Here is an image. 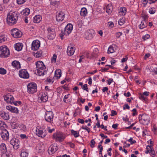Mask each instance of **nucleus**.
Segmentation results:
<instances>
[{"instance_id":"56","label":"nucleus","mask_w":157,"mask_h":157,"mask_svg":"<svg viewBox=\"0 0 157 157\" xmlns=\"http://www.w3.org/2000/svg\"><path fill=\"white\" fill-rule=\"evenodd\" d=\"M150 35L149 34H147L145 36H143L142 37V39L144 40H145L147 39H148L150 37Z\"/></svg>"},{"instance_id":"60","label":"nucleus","mask_w":157,"mask_h":157,"mask_svg":"<svg viewBox=\"0 0 157 157\" xmlns=\"http://www.w3.org/2000/svg\"><path fill=\"white\" fill-rule=\"evenodd\" d=\"M20 136L21 137V138L22 139H27L28 138V137L27 136H26V135L25 134H21L20 135Z\"/></svg>"},{"instance_id":"18","label":"nucleus","mask_w":157,"mask_h":157,"mask_svg":"<svg viewBox=\"0 0 157 157\" xmlns=\"http://www.w3.org/2000/svg\"><path fill=\"white\" fill-rule=\"evenodd\" d=\"M149 118L148 116H144L143 117V119L141 122L144 125H147L149 123Z\"/></svg>"},{"instance_id":"35","label":"nucleus","mask_w":157,"mask_h":157,"mask_svg":"<svg viewBox=\"0 0 157 157\" xmlns=\"http://www.w3.org/2000/svg\"><path fill=\"white\" fill-rule=\"evenodd\" d=\"M87 13V10L86 8H82L80 11V14L82 16H85Z\"/></svg>"},{"instance_id":"5","label":"nucleus","mask_w":157,"mask_h":157,"mask_svg":"<svg viewBox=\"0 0 157 157\" xmlns=\"http://www.w3.org/2000/svg\"><path fill=\"white\" fill-rule=\"evenodd\" d=\"M10 143L14 149L17 150L19 148L20 142L18 139L16 138H13L10 140Z\"/></svg>"},{"instance_id":"4","label":"nucleus","mask_w":157,"mask_h":157,"mask_svg":"<svg viewBox=\"0 0 157 157\" xmlns=\"http://www.w3.org/2000/svg\"><path fill=\"white\" fill-rule=\"evenodd\" d=\"M11 34L15 38L21 37L22 35V33L18 29L16 28L12 29Z\"/></svg>"},{"instance_id":"10","label":"nucleus","mask_w":157,"mask_h":157,"mask_svg":"<svg viewBox=\"0 0 157 157\" xmlns=\"http://www.w3.org/2000/svg\"><path fill=\"white\" fill-rule=\"evenodd\" d=\"M58 147L55 144H52L49 147L48 151L49 154L52 155L55 153L58 150Z\"/></svg>"},{"instance_id":"63","label":"nucleus","mask_w":157,"mask_h":157,"mask_svg":"<svg viewBox=\"0 0 157 157\" xmlns=\"http://www.w3.org/2000/svg\"><path fill=\"white\" fill-rule=\"evenodd\" d=\"M132 111L133 112L132 114L133 116H135L137 115V113L136 109H132Z\"/></svg>"},{"instance_id":"7","label":"nucleus","mask_w":157,"mask_h":157,"mask_svg":"<svg viewBox=\"0 0 157 157\" xmlns=\"http://www.w3.org/2000/svg\"><path fill=\"white\" fill-rule=\"evenodd\" d=\"M19 76L24 78H28L29 77V75L26 69H22L19 71Z\"/></svg>"},{"instance_id":"54","label":"nucleus","mask_w":157,"mask_h":157,"mask_svg":"<svg viewBox=\"0 0 157 157\" xmlns=\"http://www.w3.org/2000/svg\"><path fill=\"white\" fill-rule=\"evenodd\" d=\"M149 153L151 154V155L152 157H154L155 156H156V152H155L153 149Z\"/></svg>"},{"instance_id":"17","label":"nucleus","mask_w":157,"mask_h":157,"mask_svg":"<svg viewBox=\"0 0 157 157\" xmlns=\"http://www.w3.org/2000/svg\"><path fill=\"white\" fill-rule=\"evenodd\" d=\"M6 109L12 113H18V110L17 108L12 107L11 105L7 106Z\"/></svg>"},{"instance_id":"34","label":"nucleus","mask_w":157,"mask_h":157,"mask_svg":"<svg viewBox=\"0 0 157 157\" xmlns=\"http://www.w3.org/2000/svg\"><path fill=\"white\" fill-rule=\"evenodd\" d=\"M7 125L5 123L2 121H0V129L3 130L5 129V128L6 127Z\"/></svg>"},{"instance_id":"3","label":"nucleus","mask_w":157,"mask_h":157,"mask_svg":"<svg viewBox=\"0 0 157 157\" xmlns=\"http://www.w3.org/2000/svg\"><path fill=\"white\" fill-rule=\"evenodd\" d=\"M37 91V86L34 83H30L27 86V91L30 94H33Z\"/></svg>"},{"instance_id":"55","label":"nucleus","mask_w":157,"mask_h":157,"mask_svg":"<svg viewBox=\"0 0 157 157\" xmlns=\"http://www.w3.org/2000/svg\"><path fill=\"white\" fill-rule=\"evenodd\" d=\"M128 141L130 142L131 144H133L136 142L135 140H133V138L132 137L130 138L128 140Z\"/></svg>"},{"instance_id":"1","label":"nucleus","mask_w":157,"mask_h":157,"mask_svg":"<svg viewBox=\"0 0 157 157\" xmlns=\"http://www.w3.org/2000/svg\"><path fill=\"white\" fill-rule=\"evenodd\" d=\"M18 17V15L16 12L10 11L7 15L6 18L7 23L10 25L16 24Z\"/></svg>"},{"instance_id":"48","label":"nucleus","mask_w":157,"mask_h":157,"mask_svg":"<svg viewBox=\"0 0 157 157\" xmlns=\"http://www.w3.org/2000/svg\"><path fill=\"white\" fill-rule=\"evenodd\" d=\"M6 39L4 35L0 36V43L4 42Z\"/></svg>"},{"instance_id":"15","label":"nucleus","mask_w":157,"mask_h":157,"mask_svg":"<svg viewBox=\"0 0 157 157\" xmlns=\"http://www.w3.org/2000/svg\"><path fill=\"white\" fill-rule=\"evenodd\" d=\"M56 20L57 21H62L63 20L65 17V14L63 12H60L56 15Z\"/></svg>"},{"instance_id":"45","label":"nucleus","mask_w":157,"mask_h":157,"mask_svg":"<svg viewBox=\"0 0 157 157\" xmlns=\"http://www.w3.org/2000/svg\"><path fill=\"white\" fill-rule=\"evenodd\" d=\"M114 52V50L112 46H110L108 49L107 53H112Z\"/></svg>"},{"instance_id":"39","label":"nucleus","mask_w":157,"mask_h":157,"mask_svg":"<svg viewBox=\"0 0 157 157\" xmlns=\"http://www.w3.org/2000/svg\"><path fill=\"white\" fill-rule=\"evenodd\" d=\"M11 96V95H10L9 94H7L6 95L4 96L5 100L7 102H9Z\"/></svg>"},{"instance_id":"53","label":"nucleus","mask_w":157,"mask_h":157,"mask_svg":"<svg viewBox=\"0 0 157 157\" xmlns=\"http://www.w3.org/2000/svg\"><path fill=\"white\" fill-rule=\"evenodd\" d=\"M139 98L140 99H143L145 101H146L147 100V98H146L144 96V95L142 94L141 93H140L139 94Z\"/></svg>"},{"instance_id":"38","label":"nucleus","mask_w":157,"mask_h":157,"mask_svg":"<svg viewBox=\"0 0 157 157\" xmlns=\"http://www.w3.org/2000/svg\"><path fill=\"white\" fill-rule=\"evenodd\" d=\"M11 125L13 129L17 128L19 126V124H18L17 122H13L11 123Z\"/></svg>"},{"instance_id":"11","label":"nucleus","mask_w":157,"mask_h":157,"mask_svg":"<svg viewBox=\"0 0 157 157\" xmlns=\"http://www.w3.org/2000/svg\"><path fill=\"white\" fill-rule=\"evenodd\" d=\"M45 68V66L44 64L43 66H41L37 69V73L39 75H43L46 74L47 71L45 70H44Z\"/></svg>"},{"instance_id":"57","label":"nucleus","mask_w":157,"mask_h":157,"mask_svg":"<svg viewBox=\"0 0 157 157\" xmlns=\"http://www.w3.org/2000/svg\"><path fill=\"white\" fill-rule=\"evenodd\" d=\"M82 89L85 90L87 92H88V88L87 84H85L83 86Z\"/></svg>"},{"instance_id":"40","label":"nucleus","mask_w":157,"mask_h":157,"mask_svg":"<svg viewBox=\"0 0 157 157\" xmlns=\"http://www.w3.org/2000/svg\"><path fill=\"white\" fill-rule=\"evenodd\" d=\"M71 134L74 136L75 137H77L79 136V133L77 131H75L73 129L71 130Z\"/></svg>"},{"instance_id":"22","label":"nucleus","mask_w":157,"mask_h":157,"mask_svg":"<svg viewBox=\"0 0 157 157\" xmlns=\"http://www.w3.org/2000/svg\"><path fill=\"white\" fill-rule=\"evenodd\" d=\"M36 132L37 135L39 137H44L45 136V134H43L42 129V128H40V129H38V130H36Z\"/></svg>"},{"instance_id":"26","label":"nucleus","mask_w":157,"mask_h":157,"mask_svg":"<svg viewBox=\"0 0 157 157\" xmlns=\"http://www.w3.org/2000/svg\"><path fill=\"white\" fill-rule=\"evenodd\" d=\"M42 19L40 15H36L33 18V22L36 23H39Z\"/></svg>"},{"instance_id":"43","label":"nucleus","mask_w":157,"mask_h":157,"mask_svg":"<svg viewBox=\"0 0 157 157\" xmlns=\"http://www.w3.org/2000/svg\"><path fill=\"white\" fill-rule=\"evenodd\" d=\"M1 157H12L11 154H10L8 152L2 154L1 155Z\"/></svg>"},{"instance_id":"61","label":"nucleus","mask_w":157,"mask_h":157,"mask_svg":"<svg viewBox=\"0 0 157 157\" xmlns=\"http://www.w3.org/2000/svg\"><path fill=\"white\" fill-rule=\"evenodd\" d=\"M21 128L22 129L23 131H25L26 130V127L25 125L23 124H22L21 125Z\"/></svg>"},{"instance_id":"9","label":"nucleus","mask_w":157,"mask_h":157,"mask_svg":"<svg viewBox=\"0 0 157 157\" xmlns=\"http://www.w3.org/2000/svg\"><path fill=\"white\" fill-rule=\"evenodd\" d=\"M53 138L55 139L56 141H59L61 142L63 141L64 139V137L62 134L59 133H55L53 135Z\"/></svg>"},{"instance_id":"27","label":"nucleus","mask_w":157,"mask_h":157,"mask_svg":"<svg viewBox=\"0 0 157 157\" xmlns=\"http://www.w3.org/2000/svg\"><path fill=\"white\" fill-rule=\"evenodd\" d=\"M85 38L87 40L91 39L93 37L92 34L88 31L85 32Z\"/></svg>"},{"instance_id":"51","label":"nucleus","mask_w":157,"mask_h":157,"mask_svg":"<svg viewBox=\"0 0 157 157\" xmlns=\"http://www.w3.org/2000/svg\"><path fill=\"white\" fill-rule=\"evenodd\" d=\"M90 147L93 148L95 147V142L94 141V139H92L90 141Z\"/></svg>"},{"instance_id":"44","label":"nucleus","mask_w":157,"mask_h":157,"mask_svg":"<svg viewBox=\"0 0 157 157\" xmlns=\"http://www.w3.org/2000/svg\"><path fill=\"white\" fill-rule=\"evenodd\" d=\"M125 18H121L120 19V20L118 21L119 25H122L125 22Z\"/></svg>"},{"instance_id":"58","label":"nucleus","mask_w":157,"mask_h":157,"mask_svg":"<svg viewBox=\"0 0 157 157\" xmlns=\"http://www.w3.org/2000/svg\"><path fill=\"white\" fill-rule=\"evenodd\" d=\"M130 109V107L127 104H125L124 106L123 107V109L124 110L126 109Z\"/></svg>"},{"instance_id":"14","label":"nucleus","mask_w":157,"mask_h":157,"mask_svg":"<svg viewBox=\"0 0 157 157\" xmlns=\"http://www.w3.org/2000/svg\"><path fill=\"white\" fill-rule=\"evenodd\" d=\"M0 116L5 120H8L10 119L8 113L7 112L6 113L4 111H0Z\"/></svg>"},{"instance_id":"2","label":"nucleus","mask_w":157,"mask_h":157,"mask_svg":"<svg viewBox=\"0 0 157 157\" xmlns=\"http://www.w3.org/2000/svg\"><path fill=\"white\" fill-rule=\"evenodd\" d=\"M10 54L9 49L7 47H0V57H6L8 56Z\"/></svg>"},{"instance_id":"64","label":"nucleus","mask_w":157,"mask_h":157,"mask_svg":"<svg viewBox=\"0 0 157 157\" xmlns=\"http://www.w3.org/2000/svg\"><path fill=\"white\" fill-rule=\"evenodd\" d=\"M14 100V98L11 96L10 98V100L9 101V103H10L11 104H12L13 102V101Z\"/></svg>"},{"instance_id":"28","label":"nucleus","mask_w":157,"mask_h":157,"mask_svg":"<svg viewBox=\"0 0 157 157\" xmlns=\"http://www.w3.org/2000/svg\"><path fill=\"white\" fill-rule=\"evenodd\" d=\"M147 26V23L146 21H141L140 24L139 25V28L141 29H144Z\"/></svg>"},{"instance_id":"19","label":"nucleus","mask_w":157,"mask_h":157,"mask_svg":"<svg viewBox=\"0 0 157 157\" xmlns=\"http://www.w3.org/2000/svg\"><path fill=\"white\" fill-rule=\"evenodd\" d=\"M0 152L1 154L7 152V149L6 144L4 143L0 144Z\"/></svg>"},{"instance_id":"50","label":"nucleus","mask_w":157,"mask_h":157,"mask_svg":"<svg viewBox=\"0 0 157 157\" xmlns=\"http://www.w3.org/2000/svg\"><path fill=\"white\" fill-rule=\"evenodd\" d=\"M6 70L3 68H0V74L2 75H5L6 73Z\"/></svg>"},{"instance_id":"6","label":"nucleus","mask_w":157,"mask_h":157,"mask_svg":"<svg viewBox=\"0 0 157 157\" xmlns=\"http://www.w3.org/2000/svg\"><path fill=\"white\" fill-rule=\"evenodd\" d=\"M53 113L52 111H47L45 113V120L48 122L53 121Z\"/></svg>"},{"instance_id":"49","label":"nucleus","mask_w":157,"mask_h":157,"mask_svg":"<svg viewBox=\"0 0 157 157\" xmlns=\"http://www.w3.org/2000/svg\"><path fill=\"white\" fill-rule=\"evenodd\" d=\"M57 58V55L56 54H54L53 56L52 59L51 61L52 62L56 63V59Z\"/></svg>"},{"instance_id":"59","label":"nucleus","mask_w":157,"mask_h":157,"mask_svg":"<svg viewBox=\"0 0 157 157\" xmlns=\"http://www.w3.org/2000/svg\"><path fill=\"white\" fill-rule=\"evenodd\" d=\"M25 2V0H17V3L18 4H21Z\"/></svg>"},{"instance_id":"21","label":"nucleus","mask_w":157,"mask_h":157,"mask_svg":"<svg viewBox=\"0 0 157 157\" xmlns=\"http://www.w3.org/2000/svg\"><path fill=\"white\" fill-rule=\"evenodd\" d=\"M75 52V50L72 47L68 46L67 49V53L70 56L72 55Z\"/></svg>"},{"instance_id":"29","label":"nucleus","mask_w":157,"mask_h":157,"mask_svg":"<svg viewBox=\"0 0 157 157\" xmlns=\"http://www.w3.org/2000/svg\"><path fill=\"white\" fill-rule=\"evenodd\" d=\"M30 13V9L28 8H26L23 10L21 12V13L27 16Z\"/></svg>"},{"instance_id":"12","label":"nucleus","mask_w":157,"mask_h":157,"mask_svg":"<svg viewBox=\"0 0 157 157\" xmlns=\"http://www.w3.org/2000/svg\"><path fill=\"white\" fill-rule=\"evenodd\" d=\"M9 133L6 129H4L1 132V135L3 140H6L9 139Z\"/></svg>"},{"instance_id":"36","label":"nucleus","mask_w":157,"mask_h":157,"mask_svg":"<svg viewBox=\"0 0 157 157\" xmlns=\"http://www.w3.org/2000/svg\"><path fill=\"white\" fill-rule=\"evenodd\" d=\"M43 52L42 50H40L38 51L36 53H35V54L34 55V56L36 58H39L41 57Z\"/></svg>"},{"instance_id":"25","label":"nucleus","mask_w":157,"mask_h":157,"mask_svg":"<svg viewBox=\"0 0 157 157\" xmlns=\"http://www.w3.org/2000/svg\"><path fill=\"white\" fill-rule=\"evenodd\" d=\"M40 99L41 101L43 102H45L47 101L48 99V96L45 93L42 94V95L40 97Z\"/></svg>"},{"instance_id":"31","label":"nucleus","mask_w":157,"mask_h":157,"mask_svg":"<svg viewBox=\"0 0 157 157\" xmlns=\"http://www.w3.org/2000/svg\"><path fill=\"white\" fill-rule=\"evenodd\" d=\"M99 53L98 50L97 48H95L91 54L92 56L96 58L98 56Z\"/></svg>"},{"instance_id":"30","label":"nucleus","mask_w":157,"mask_h":157,"mask_svg":"<svg viewBox=\"0 0 157 157\" xmlns=\"http://www.w3.org/2000/svg\"><path fill=\"white\" fill-rule=\"evenodd\" d=\"M61 70L60 69H57L55 72V76L59 78L61 77Z\"/></svg>"},{"instance_id":"8","label":"nucleus","mask_w":157,"mask_h":157,"mask_svg":"<svg viewBox=\"0 0 157 157\" xmlns=\"http://www.w3.org/2000/svg\"><path fill=\"white\" fill-rule=\"evenodd\" d=\"M48 33V38L50 40H52L54 38L55 36V32L53 29L51 28H48L47 29Z\"/></svg>"},{"instance_id":"52","label":"nucleus","mask_w":157,"mask_h":157,"mask_svg":"<svg viewBox=\"0 0 157 157\" xmlns=\"http://www.w3.org/2000/svg\"><path fill=\"white\" fill-rule=\"evenodd\" d=\"M142 16V18L144 19V21H146L147 20L148 18V16L146 14H143Z\"/></svg>"},{"instance_id":"46","label":"nucleus","mask_w":157,"mask_h":157,"mask_svg":"<svg viewBox=\"0 0 157 157\" xmlns=\"http://www.w3.org/2000/svg\"><path fill=\"white\" fill-rule=\"evenodd\" d=\"M20 155L21 157H27L28 153L25 151L21 152Z\"/></svg>"},{"instance_id":"32","label":"nucleus","mask_w":157,"mask_h":157,"mask_svg":"<svg viewBox=\"0 0 157 157\" xmlns=\"http://www.w3.org/2000/svg\"><path fill=\"white\" fill-rule=\"evenodd\" d=\"M113 7L111 5L109 4L106 7V12L109 14L111 13L112 11Z\"/></svg>"},{"instance_id":"20","label":"nucleus","mask_w":157,"mask_h":157,"mask_svg":"<svg viewBox=\"0 0 157 157\" xmlns=\"http://www.w3.org/2000/svg\"><path fill=\"white\" fill-rule=\"evenodd\" d=\"M23 47V44L22 43H18L15 44L14 47L16 50L18 51H21Z\"/></svg>"},{"instance_id":"16","label":"nucleus","mask_w":157,"mask_h":157,"mask_svg":"<svg viewBox=\"0 0 157 157\" xmlns=\"http://www.w3.org/2000/svg\"><path fill=\"white\" fill-rule=\"evenodd\" d=\"M73 29V25L71 24H68L64 28V32L68 35L71 33Z\"/></svg>"},{"instance_id":"47","label":"nucleus","mask_w":157,"mask_h":157,"mask_svg":"<svg viewBox=\"0 0 157 157\" xmlns=\"http://www.w3.org/2000/svg\"><path fill=\"white\" fill-rule=\"evenodd\" d=\"M156 10L155 8L153 7L149 9V13L151 14H153L155 13Z\"/></svg>"},{"instance_id":"62","label":"nucleus","mask_w":157,"mask_h":157,"mask_svg":"<svg viewBox=\"0 0 157 157\" xmlns=\"http://www.w3.org/2000/svg\"><path fill=\"white\" fill-rule=\"evenodd\" d=\"M117 114V113L116 111H114V110H112L111 111V113L110 115L111 116H113L115 115H116Z\"/></svg>"},{"instance_id":"42","label":"nucleus","mask_w":157,"mask_h":157,"mask_svg":"<svg viewBox=\"0 0 157 157\" xmlns=\"http://www.w3.org/2000/svg\"><path fill=\"white\" fill-rule=\"evenodd\" d=\"M36 64L37 69L41 66H43L44 65V63L42 61H39L36 62Z\"/></svg>"},{"instance_id":"37","label":"nucleus","mask_w":157,"mask_h":157,"mask_svg":"<svg viewBox=\"0 0 157 157\" xmlns=\"http://www.w3.org/2000/svg\"><path fill=\"white\" fill-rule=\"evenodd\" d=\"M146 151H145L146 154H147L151 151L153 149V147L151 145H147L146 147Z\"/></svg>"},{"instance_id":"23","label":"nucleus","mask_w":157,"mask_h":157,"mask_svg":"<svg viewBox=\"0 0 157 157\" xmlns=\"http://www.w3.org/2000/svg\"><path fill=\"white\" fill-rule=\"evenodd\" d=\"M36 150L38 153H42L45 150L44 146H41L40 145H38L36 147Z\"/></svg>"},{"instance_id":"33","label":"nucleus","mask_w":157,"mask_h":157,"mask_svg":"<svg viewBox=\"0 0 157 157\" xmlns=\"http://www.w3.org/2000/svg\"><path fill=\"white\" fill-rule=\"evenodd\" d=\"M126 8L125 7H123L120 8L119 13H120V12L122 13V15H125L126 13Z\"/></svg>"},{"instance_id":"24","label":"nucleus","mask_w":157,"mask_h":157,"mask_svg":"<svg viewBox=\"0 0 157 157\" xmlns=\"http://www.w3.org/2000/svg\"><path fill=\"white\" fill-rule=\"evenodd\" d=\"M12 66L17 69L20 68L21 67V65L20 62L14 60L13 61L12 63Z\"/></svg>"},{"instance_id":"13","label":"nucleus","mask_w":157,"mask_h":157,"mask_svg":"<svg viewBox=\"0 0 157 157\" xmlns=\"http://www.w3.org/2000/svg\"><path fill=\"white\" fill-rule=\"evenodd\" d=\"M40 46V41L38 40H34L32 44L31 48L34 51L37 50Z\"/></svg>"},{"instance_id":"41","label":"nucleus","mask_w":157,"mask_h":157,"mask_svg":"<svg viewBox=\"0 0 157 157\" xmlns=\"http://www.w3.org/2000/svg\"><path fill=\"white\" fill-rule=\"evenodd\" d=\"M70 96V94H68L67 95H66L65 96L64 98H63V101L64 102L66 103H69L71 101L70 100V99H69V100H67V99Z\"/></svg>"}]
</instances>
